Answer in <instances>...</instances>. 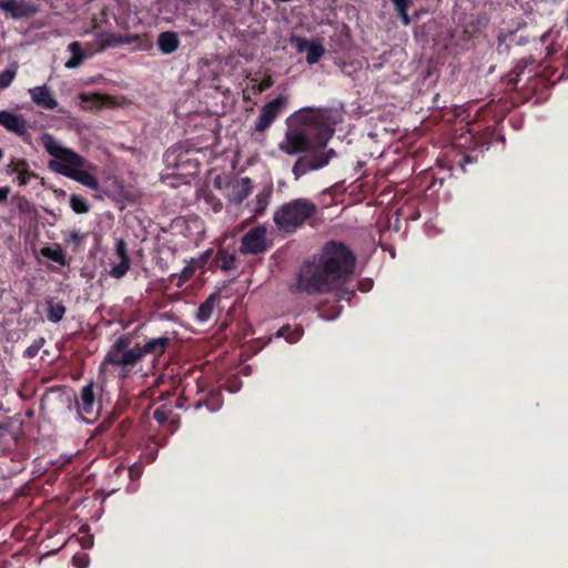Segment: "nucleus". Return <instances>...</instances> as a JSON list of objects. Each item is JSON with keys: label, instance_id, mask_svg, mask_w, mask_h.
I'll return each instance as SVG.
<instances>
[{"label": "nucleus", "instance_id": "obj_47", "mask_svg": "<svg viewBox=\"0 0 568 568\" xmlns=\"http://www.w3.org/2000/svg\"><path fill=\"white\" fill-rule=\"evenodd\" d=\"M134 476H139V469L136 467L130 468V477L134 478Z\"/></svg>", "mask_w": 568, "mask_h": 568}, {"label": "nucleus", "instance_id": "obj_1", "mask_svg": "<svg viewBox=\"0 0 568 568\" xmlns=\"http://www.w3.org/2000/svg\"><path fill=\"white\" fill-rule=\"evenodd\" d=\"M355 263L356 256L345 243L328 241L320 255L302 264L290 291L307 295L331 293L349 278Z\"/></svg>", "mask_w": 568, "mask_h": 568}, {"label": "nucleus", "instance_id": "obj_39", "mask_svg": "<svg viewBox=\"0 0 568 568\" xmlns=\"http://www.w3.org/2000/svg\"><path fill=\"white\" fill-rule=\"evenodd\" d=\"M317 118H318V113L315 112L314 110H306L302 114L303 122L310 123V124L315 123L317 121Z\"/></svg>", "mask_w": 568, "mask_h": 568}, {"label": "nucleus", "instance_id": "obj_21", "mask_svg": "<svg viewBox=\"0 0 568 568\" xmlns=\"http://www.w3.org/2000/svg\"><path fill=\"white\" fill-rule=\"evenodd\" d=\"M516 31L500 30L497 36L496 51L499 55L507 57L510 52L511 44L515 43Z\"/></svg>", "mask_w": 568, "mask_h": 568}, {"label": "nucleus", "instance_id": "obj_38", "mask_svg": "<svg viewBox=\"0 0 568 568\" xmlns=\"http://www.w3.org/2000/svg\"><path fill=\"white\" fill-rule=\"evenodd\" d=\"M473 139L475 141L476 148H480V149L486 148L487 150L489 149L490 141H489L487 134L474 135Z\"/></svg>", "mask_w": 568, "mask_h": 568}, {"label": "nucleus", "instance_id": "obj_48", "mask_svg": "<svg viewBox=\"0 0 568 568\" xmlns=\"http://www.w3.org/2000/svg\"><path fill=\"white\" fill-rule=\"evenodd\" d=\"M6 430H7V425L0 423V439L3 437Z\"/></svg>", "mask_w": 568, "mask_h": 568}, {"label": "nucleus", "instance_id": "obj_2", "mask_svg": "<svg viewBox=\"0 0 568 568\" xmlns=\"http://www.w3.org/2000/svg\"><path fill=\"white\" fill-rule=\"evenodd\" d=\"M41 145L52 156L48 168L58 174L77 181L78 183L97 191L99 181L88 169L93 166L82 155L72 149L59 144L51 133H42L39 138Z\"/></svg>", "mask_w": 568, "mask_h": 568}, {"label": "nucleus", "instance_id": "obj_23", "mask_svg": "<svg viewBox=\"0 0 568 568\" xmlns=\"http://www.w3.org/2000/svg\"><path fill=\"white\" fill-rule=\"evenodd\" d=\"M271 195V189L263 190L256 194L254 201H252V203L248 204L252 206L251 211L253 213V217L261 216L266 211Z\"/></svg>", "mask_w": 568, "mask_h": 568}, {"label": "nucleus", "instance_id": "obj_14", "mask_svg": "<svg viewBox=\"0 0 568 568\" xmlns=\"http://www.w3.org/2000/svg\"><path fill=\"white\" fill-rule=\"evenodd\" d=\"M171 346V338L168 336H160L148 339L143 345L136 344L141 358L143 359L146 355L154 357L162 356L168 347Z\"/></svg>", "mask_w": 568, "mask_h": 568}, {"label": "nucleus", "instance_id": "obj_36", "mask_svg": "<svg viewBox=\"0 0 568 568\" xmlns=\"http://www.w3.org/2000/svg\"><path fill=\"white\" fill-rule=\"evenodd\" d=\"M182 153H176V150H168L164 154V161L168 166L179 168L181 165Z\"/></svg>", "mask_w": 568, "mask_h": 568}, {"label": "nucleus", "instance_id": "obj_41", "mask_svg": "<svg viewBox=\"0 0 568 568\" xmlns=\"http://www.w3.org/2000/svg\"><path fill=\"white\" fill-rule=\"evenodd\" d=\"M72 561H73V565H74L77 568H87V567H88V564H89V560H88L87 555H82V556H74V557L72 558Z\"/></svg>", "mask_w": 568, "mask_h": 568}, {"label": "nucleus", "instance_id": "obj_22", "mask_svg": "<svg viewBox=\"0 0 568 568\" xmlns=\"http://www.w3.org/2000/svg\"><path fill=\"white\" fill-rule=\"evenodd\" d=\"M220 298V294L217 292L212 293L203 303L200 304L196 313V320L199 322H207L215 307L216 301Z\"/></svg>", "mask_w": 568, "mask_h": 568}, {"label": "nucleus", "instance_id": "obj_11", "mask_svg": "<svg viewBox=\"0 0 568 568\" xmlns=\"http://www.w3.org/2000/svg\"><path fill=\"white\" fill-rule=\"evenodd\" d=\"M115 254L119 256L120 262L111 266L109 274L113 278L120 280L128 273L131 266V260L126 250V242L123 239L116 240Z\"/></svg>", "mask_w": 568, "mask_h": 568}, {"label": "nucleus", "instance_id": "obj_35", "mask_svg": "<svg viewBox=\"0 0 568 568\" xmlns=\"http://www.w3.org/2000/svg\"><path fill=\"white\" fill-rule=\"evenodd\" d=\"M44 342L45 341L43 337L37 338L29 347L24 349L23 357L28 359L34 358L44 345Z\"/></svg>", "mask_w": 568, "mask_h": 568}, {"label": "nucleus", "instance_id": "obj_46", "mask_svg": "<svg viewBox=\"0 0 568 568\" xmlns=\"http://www.w3.org/2000/svg\"><path fill=\"white\" fill-rule=\"evenodd\" d=\"M515 42H516L517 44H526V43H528V39H527V38H523V37H517V36H516V40H515Z\"/></svg>", "mask_w": 568, "mask_h": 568}, {"label": "nucleus", "instance_id": "obj_43", "mask_svg": "<svg viewBox=\"0 0 568 568\" xmlns=\"http://www.w3.org/2000/svg\"><path fill=\"white\" fill-rule=\"evenodd\" d=\"M212 253L213 251L212 250H206L202 255H201V266L204 265L209 260L210 257L212 256Z\"/></svg>", "mask_w": 568, "mask_h": 568}, {"label": "nucleus", "instance_id": "obj_29", "mask_svg": "<svg viewBox=\"0 0 568 568\" xmlns=\"http://www.w3.org/2000/svg\"><path fill=\"white\" fill-rule=\"evenodd\" d=\"M392 3L395 7V10L398 13V17L400 18V21L404 26H409L412 20L408 16V8L412 3V0H390Z\"/></svg>", "mask_w": 568, "mask_h": 568}, {"label": "nucleus", "instance_id": "obj_16", "mask_svg": "<svg viewBox=\"0 0 568 568\" xmlns=\"http://www.w3.org/2000/svg\"><path fill=\"white\" fill-rule=\"evenodd\" d=\"M12 173H17V181L20 186L27 185L37 174L29 169V163L24 159H12L8 165Z\"/></svg>", "mask_w": 568, "mask_h": 568}, {"label": "nucleus", "instance_id": "obj_55", "mask_svg": "<svg viewBox=\"0 0 568 568\" xmlns=\"http://www.w3.org/2000/svg\"><path fill=\"white\" fill-rule=\"evenodd\" d=\"M234 1H235V2H237V3H240V2H242L243 0H234Z\"/></svg>", "mask_w": 568, "mask_h": 568}, {"label": "nucleus", "instance_id": "obj_34", "mask_svg": "<svg viewBox=\"0 0 568 568\" xmlns=\"http://www.w3.org/2000/svg\"><path fill=\"white\" fill-rule=\"evenodd\" d=\"M132 427V423L129 419L121 420L114 428L113 437L116 440L123 439Z\"/></svg>", "mask_w": 568, "mask_h": 568}, {"label": "nucleus", "instance_id": "obj_5", "mask_svg": "<svg viewBox=\"0 0 568 568\" xmlns=\"http://www.w3.org/2000/svg\"><path fill=\"white\" fill-rule=\"evenodd\" d=\"M141 362V353L135 345L130 351L108 352L103 359V365L113 366L118 372V376L124 379L136 372L135 368Z\"/></svg>", "mask_w": 568, "mask_h": 568}, {"label": "nucleus", "instance_id": "obj_8", "mask_svg": "<svg viewBox=\"0 0 568 568\" xmlns=\"http://www.w3.org/2000/svg\"><path fill=\"white\" fill-rule=\"evenodd\" d=\"M266 227L257 225L243 235L240 245L242 254H260L267 251Z\"/></svg>", "mask_w": 568, "mask_h": 568}, {"label": "nucleus", "instance_id": "obj_52", "mask_svg": "<svg viewBox=\"0 0 568 568\" xmlns=\"http://www.w3.org/2000/svg\"><path fill=\"white\" fill-rule=\"evenodd\" d=\"M435 183H436V180H434V182L430 185H428V189H432L435 185Z\"/></svg>", "mask_w": 568, "mask_h": 568}, {"label": "nucleus", "instance_id": "obj_17", "mask_svg": "<svg viewBox=\"0 0 568 568\" xmlns=\"http://www.w3.org/2000/svg\"><path fill=\"white\" fill-rule=\"evenodd\" d=\"M252 189L253 183L250 178L241 179L232 186L230 201L236 205L242 204V202L251 194Z\"/></svg>", "mask_w": 568, "mask_h": 568}, {"label": "nucleus", "instance_id": "obj_54", "mask_svg": "<svg viewBox=\"0 0 568 568\" xmlns=\"http://www.w3.org/2000/svg\"><path fill=\"white\" fill-rule=\"evenodd\" d=\"M2 156H3V152H2V150L0 149V160L2 159Z\"/></svg>", "mask_w": 568, "mask_h": 568}, {"label": "nucleus", "instance_id": "obj_7", "mask_svg": "<svg viewBox=\"0 0 568 568\" xmlns=\"http://www.w3.org/2000/svg\"><path fill=\"white\" fill-rule=\"evenodd\" d=\"M286 103L287 99L284 95H280L264 104L255 121L254 130L260 133L266 131L285 109Z\"/></svg>", "mask_w": 568, "mask_h": 568}, {"label": "nucleus", "instance_id": "obj_40", "mask_svg": "<svg viewBox=\"0 0 568 568\" xmlns=\"http://www.w3.org/2000/svg\"><path fill=\"white\" fill-rule=\"evenodd\" d=\"M65 240L68 242H72L77 247L82 243L83 235H81L78 231H71Z\"/></svg>", "mask_w": 568, "mask_h": 568}, {"label": "nucleus", "instance_id": "obj_26", "mask_svg": "<svg viewBox=\"0 0 568 568\" xmlns=\"http://www.w3.org/2000/svg\"><path fill=\"white\" fill-rule=\"evenodd\" d=\"M47 305L48 321L54 324L59 323L67 312L65 306L61 302L54 303L53 300H49Z\"/></svg>", "mask_w": 568, "mask_h": 568}, {"label": "nucleus", "instance_id": "obj_24", "mask_svg": "<svg viewBox=\"0 0 568 568\" xmlns=\"http://www.w3.org/2000/svg\"><path fill=\"white\" fill-rule=\"evenodd\" d=\"M304 334V328L302 326H295L292 327L291 325H284L282 326L277 333V337H284L286 342L293 344L298 342Z\"/></svg>", "mask_w": 568, "mask_h": 568}, {"label": "nucleus", "instance_id": "obj_19", "mask_svg": "<svg viewBox=\"0 0 568 568\" xmlns=\"http://www.w3.org/2000/svg\"><path fill=\"white\" fill-rule=\"evenodd\" d=\"M298 50H306V62L308 64L317 63L325 53V49L320 42H308L307 40L300 43Z\"/></svg>", "mask_w": 568, "mask_h": 568}, {"label": "nucleus", "instance_id": "obj_28", "mask_svg": "<svg viewBox=\"0 0 568 568\" xmlns=\"http://www.w3.org/2000/svg\"><path fill=\"white\" fill-rule=\"evenodd\" d=\"M18 63H12L6 70L0 72V91L9 88L18 73Z\"/></svg>", "mask_w": 568, "mask_h": 568}, {"label": "nucleus", "instance_id": "obj_51", "mask_svg": "<svg viewBox=\"0 0 568 568\" xmlns=\"http://www.w3.org/2000/svg\"><path fill=\"white\" fill-rule=\"evenodd\" d=\"M546 38H547V34H544V36L541 37V41H542V42H545V41H546Z\"/></svg>", "mask_w": 568, "mask_h": 568}, {"label": "nucleus", "instance_id": "obj_32", "mask_svg": "<svg viewBox=\"0 0 568 568\" xmlns=\"http://www.w3.org/2000/svg\"><path fill=\"white\" fill-rule=\"evenodd\" d=\"M172 408L168 405H161L153 412V418L159 423V425H165L168 423H172L171 419Z\"/></svg>", "mask_w": 568, "mask_h": 568}, {"label": "nucleus", "instance_id": "obj_33", "mask_svg": "<svg viewBox=\"0 0 568 568\" xmlns=\"http://www.w3.org/2000/svg\"><path fill=\"white\" fill-rule=\"evenodd\" d=\"M132 338L131 335L124 334L115 339L108 352H124L130 351Z\"/></svg>", "mask_w": 568, "mask_h": 568}, {"label": "nucleus", "instance_id": "obj_53", "mask_svg": "<svg viewBox=\"0 0 568 568\" xmlns=\"http://www.w3.org/2000/svg\"><path fill=\"white\" fill-rule=\"evenodd\" d=\"M554 74H556V71H552V74L549 77L552 78ZM544 77L547 79L548 75H544Z\"/></svg>", "mask_w": 568, "mask_h": 568}, {"label": "nucleus", "instance_id": "obj_6", "mask_svg": "<svg viewBox=\"0 0 568 568\" xmlns=\"http://www.w3.org/2000/svg\"><path fill=\"white\" fill-rule=\"evenodd\" d=\"M538 68L539 64L531 58L519 60L505 79L506 89L517 91L525 87L528 81L539 74Z\"/></svg>", "mask_w": 568, "mask_h": 568}, {"label": "nucleus", "instance_id": "obj_3", "mask_svg": "<svg viewBox=\"0 0 568 568\" xmlns=\"http://www.w3.org/2000/svg\"><path fill=\"white\" fill-rule=\"evenodd\" d=\"M281 150L290 155L304 153L296 160L292 168L295 180L301 179L311 171L325 168L331 160L337 155L334 149H326L325 141L313 145L310 136L301 129L286 132L285 141L281 144Z\"/></svg>", "mask_w": 568, "mask_h": 568}, {"label": "nucleus", "instance_id": "obj_15", "mask_svg": "<svg viewBox=\"0 0 568 568\" xmlns=\"http://www.w3.org/2000/svg\"><path fill=\"white\" fill-rule=\"evenodd\" d=\"M119 42L120 40L115 38L114 34H101L94 41L87 42L83 45L87 60L97 53L103 52L106 48L115 45Z\"/></svg>", "mask_w": 568, "mask_h": 568}, {"label": "nucleus", "instance_id": "obj_10", "mask_svg": "<svg viewBox=\"0 0 568 568\" xmlns=\"http://www.w3.org/2000/svg\"><path fill=\"white\" fill-rule=\"evenodd\" d=\"M0 8L14 19L31 18L39 12V6L31 0H3Z\"/></svg>", "mask_w": 568, "mask_h": 568}, {"label": "nucleus", "instance_id": "obj_50", "mask_svg": "<svg viewBox=\"0 0 568 568\" xmlns=\"http://www.w3.org/2000/svg\"><path fill=\"white\" fill-rule=\"evenodd\" d=\"M465 161L470 162V161H471L470 156H469V155H466V156H465Z\"/></svg>", "mask_w": 568, "mask_h": 568}, {"label": "nucleus", "instance_id": "obj_42", "mask_svg": "<svg viewBox=\"0 0 568 568\" xmlns=\"http://www.w3.org/2000/svg\"><path fill=\"white\" fill-rule=\"evenodd\" d=\"M10 193V189L4 186L0 187V203H4L8 199V195Z\"/></svg>", "mask_w": 568, "mask_h": 568}, {"label": "nucleus", "instance_id": "obj_31", "mask_svg": "<svg viewBox=\"0 0 568 568\" xmlns=\"http://www.w3.org/2000/svg\"><path fill=\"white\" fill-rule=\"evenodd\" d=\"M70 206L77 214H85L90 211L89 201L82 195L72 194L70 196Z\"/></svg>", "mask_w": 568, "mask_h": 568}, {"label": "nucleus", "instance_id": "obj_20", "mask_svg": "<svg viewBox=\"0 0 568 568\" xmlns=\"http://www.w3.org/2000/svg\"><path fill=\"white\" fill-rule=\"evenodd\" d=\"M68 51L71 53V58L64 63L67 69H77L87 60L83 44L79 41L71 42L68 45Z\"/></svg>", "mask_w": 568, "mask_h": 568}, {"label": "nucleus", "instance_id": "obj_27", "mask_svg": "<svg viewBox=\"0 0 568 568\" xmlns=\"http://www.w3.org/2000/svg\"><path fill=\"white\" fill-rule=\"evenodd\" d=\"M215 261L221 270L227 272L235 268L236 255L226 250H219L215 255Z\"/></svg>", "mask_w": 568, "mask_h": 568}, {"label": "nucleus", "instance_id": "obj_45", "mask_svg": "<svg viewBox=\"0 0 568 568\" xmlns=\"http://www.w3.org/2000/svg\"><path fill=\"white\" fill-rule=\"evenodd\" d=\"M193 274V270L191 267H184V270L182 271V276L184 278H190Z\"/></svg>", "mask_w": 568, "mask_h": 568}, {"label": "nucleus", "instance_id": "obj_49", "mask_svg": "<svg viewBox=\"0 0 568 568\" xmlns=\"http://www.w3.org/2000/svg\"><path fill=\"white\" fill-rule=\"evenodd\" d=\"M564 73H560L556 79H551L550 77H547V81H550L552 83H556L558 80L562 78Z\"/></svg>", "mask_w": 568, "mask_h": 568}, {"label": "nucleus", "instance_id": "obj_12", "mask_svg": "<svg viewBox=\"0 0 568 568\" xmlns=\"http://www.w3.org/2000/svg\"><path fill=\"white\" fill-rule=\"evenodd\" d=\"M0 125L19 136H23L28 132L23 115L7 110L0 111Z\"/></svg>", "mask_w": 568, "mask_h": 568}, {"label": "nucleus", "instance_id": "obj_25", "mask_svg": "<svg viewBox=\"0 0 568 568\" xmlns=\"http://www.w3.org/2000/svg\"><path fill=\"white\" fill-rule=\"evenodd\" d=\"M41 254L61 266H65L68 264L65 253L59 244H55L54 246L43 247L41 250Z\"/></svg>", "mask_w": 568, "mask_h": 568}, {"label": "nucleus", "instance_id": "obj_37", "mask_svg": "<svg viewBox=\"0 0 568 568\" xmlns=\"http://www.w3.org/2000/svg\"><path fill=\"white\" fill-rule=\"evenodd\" d=\"M273 84H274V81H273L272 77L265 75L257 85H254V91L256 93H262L265 90H267L268 88H271Z\"/></svg>", "mask_w": 568, "mask_h": 568}, {"label": "nucleus", "instance_id": "obj_44", "mask_svg": "<svg viewBox=\"0 0 568 568\" xmlns=\"http://www.w3.org/2000/svg\"><path fill=\"white\" fill-rule=\"evenodd\" d=\"M355 295V292L354 291H345L344 294H341L339 295V300H347V301H351L352 296Z\"/></svg>", "mask_w": 568, "mask_h": 568}, {"label": "nucleus", "instance_id": "obj_4", "mask_svg": "<svg viewBox=\"0 0 568 568\" xmlns=\"http://www.w3.org/2000/svg\"><path fill=\"white\" fill-rule=\"evenodd\" d=\"M317 213V205L306 199L298 197L278 206L273 221L280 232L293 234Z\"/></svg>", "mask_w": 568, "mask_h": 568}, {"label": "nucleus", "instance_id": "obj_9", "mask_svg": "<svg viewBox=\"0 0 568 568\" xmlns=\"http://www.w3.org/2000/svg\"><path fill=\"white\" fill-rule=\"evenodd\" d=\"M93 388V382L87 384L81 388L80 397L77 399L78 413L87 422L95 419L100 410V404L95 398Z\"/></svg>", "mask_w": 568, "mask_h": 568}, {"label": "nucleus", "instance_id": "obj_30", "mask_svg": "<svg viewBox=\"0 0 568 568\" xmlns=\"http://www.w3.org/2000/svg\"><path fill=\"white\" fill-rule=\"evenodd\" d=\"M80 99L83 103L89 104L90 108H100L104 105L108 97L98 92H83L80 94Z\"/></svg>", "mask_w": 568, "mask_h": 568}, {"label": "nucleus", "instance_id": "obj_18", "mask_svg": "<svg viewBox=\"0 0 568 568\" xmlns=\"http://www.w3.org/2000/svg\"><path fill=\"white\" fill-rule=\"evenodd\" d=\"M156 44L161 53L171 54L179 49L181 41L176 32L164 31L159 34Z\"/></svg>", "mask_w": 568, "mask_h": 568}, {"label": "nucleus", "instance_id": "obj_13", "mask_svg": "<svg viewBox=\"0 0 568 568\" xmlns=\"http://www.w3.org/2000/svg\"><path fill=\"white\" fill-rule=\"evenodd\" d=\"M29 94L33 103L45 110H54L58 101L53 92L47 85H38L29 89Z\"/></svg>", "mask_w": 568, "mask_h": 568}]
</instances>
